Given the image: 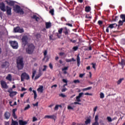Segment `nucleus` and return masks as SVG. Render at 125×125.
Returning <instances> with one entry per match:
<instances>
[{
  "label": "nucleus",
  "mask_w": 125,
  "mask_h": 125,
  "mask_svg": "<svg viewBox=\"0 0 125 125\" xmlns=\"http://www.w3.org/2000/svg\"><path fill=\"white\" fill-rule=\"evenodd\" d=\"M85 18H86V19H91L92 18V17L90 15L86 14L85 15Z\"/></svg>",
  "instance_id": "32"
},
{
  "label": "nucleus",
  "mask_w": 125,
  "mask_h": 125,
  "mask_svg": "<svg viewBox=\"0 0 125 125\" xmlns=\"http://www.w3.org/2000/svg\"><path fill=\"white\" fill-rule=\"evenodd\" d=\"M4 117L6 120H8L10 118V113L6 111L4 114Z\"/></svg>",
  "instance_id": "15"
},
{
  "label": "nucleus",
  "mask_w": 125,
  "mask_h": 125,
  "mask_svg": "<svg viewBox=\"0 0 125 125\" xmlns=\"http://www.w3.org/2000/svg\"><path fill=\"white\" fill-rule=\"evenodd\" d=\"M124 78H121L117 82V84H121V83H122V82H123L124 81Z\"/></svg>",
  "instance_id": "28"
},
{
  "label": "nucleus",
  "mask_w": 125,
  "mask_h": 125,
  "mask_svg": "<svg viewBox=\"0 0 125 125\" xmlns=\"http://www.w3.org/2000/svg\"><path fill=\"white\" fill-rule=\"evenodd\" d=\"M120 64L121 66H125V60L122 59Z\"/></svg>",
  "instance_id": "31"
},
{
  "label": "nucleus",
  "mask_w": 125,
  "mask_h": 125,
  "mask_svg": "<svg viewBox=\"0 0 125 125\" xmlns=\"http://www.w3.org/2000/svg\"><path fill=\"white\" fill-rule=\"evenodd\" d=\"M74 83H80L81 82L79 80H75L73 81Z\"/></svg>",
  "instance_id": "41"
},
{
  "label": "nucleus",
  "mask_w": 125,
  "mask_h": 125,
  "mask_svg": "<svg viewBox=\"0 0 125 125\" xmlns=\"http://www.w3.org/2000/svg\"><path fill=\"white\" fill-rule=\"evenodd\" d=\"M59 55H60V56H64V55H65V53H64V52H60L59 53Z\"/></svg>",
  "instance_id": "55"
},
{
  "label": "nucleus",
  "mask_w": 125,
  "mask_h": 125,
  "mask_svg": "<svg viewBox=\"0 0 125 125\" xmlns=\"http://www.w3.org/2000/svg\"><path fill=\"white\" fill-rule=\"evenodd\" d=\"M32 91H33V92L34 93V99H37V97L38 96V95L37 94V92L35 90H33Z\"/></svg>",
  "instance_id": "29"
},
{
  "label": "nucleus",
  "mask_w": 125,
  "mask_h": 125,
  "mask_svg": "<svg viewBox=\"0 0 125 125\" xmlns=\"http://www.w3.org/2000/svg\"><path fill=\"white\" fill-rule=\"evenodd\" d=\"M9 43L13 49H17L18 48V42H17L10 41Z\"/></svg>",
  "instance_id": "8"
},
{
  "label": "nucleus",
  "mask_w": 125,
  "mask_h": 125,
  "mask_svg": "<svg viewBox=\"0 0 125 125\" xmlns=\"http://www.w3.org/2000/svg\"><path fill=\"white\" fill-rule=\"evenodd\" d=\"M92 125H99V123H98V122L97 121H95V122H94Z\"/></svg>",
  "instance_id": "48"
},
{
  "label": "nucleus",
  "mask_w": 125,
  "mask_h": 125,
  "mask_svg": "<svg viewBox=\"0 0 125 125\" xmlns=\"http://www.w3.org/2000/svg\"><path fill=\"white\" fill-rule=\"evenodd\" d=\"M68 110H74V108H73L72 106L68 105L67 106Z\"/></svg>",
  "instance_id": "51"
},
{
  "label": "nucleus",
  "mask_w": 125,
  "mask_h": 125,
  "mask_svg": "<svg viewBox=\"0 0 125 125\" xmlns=\"http://www.w3.org/2000/svg\"><path fill=\"white\" fill-rule=\"evenodd\" d=\"M98 24L99 26H101L103 24V21H98Z\"/></svg>",
  "instance_id": "42"
},
{
  "label": "nucleus",
  "mask_w": 125,
  "mask_h": 125,
  "mask_svg": "<svg viewBox=\"0 0 125 125\" xmlns=\"http://www.w3.org/2000/svg\"><path fill=\"white\" fill-rule=\"evenodd\" d=\"M36 73H37V71L33 70L32 75V79H34V78H35V75H36Z\"/></svg>",
  "instance_id": "33"
},
{
  "label": "nucleus",
  "mask_w": 125,
  "mask_h": 125,
  "mask_svg": "<svg viewBox=\"0 0 125 125\" xmlns=\"http://www.w3.org/2000/svg\"><path fill=\"white\" fill-rule=\"evenodd\" d=\"M49 13L51 14V15H54V9H52L49 11Z\"/></svg>",
  "instance_id": "38"
},
{
  "label": "nucleus",
  "mask_w": 125,
  "mask_h": 125,
  "mask_svg": "<svg viewBox=\"0 0 125 125\" xmlns=\"http://www.w3.org/2000/svg\"><path fill=\"white\" fill-rule=\"evenodd\" d=\"M30 108H31V106H30V104H27V106H25L24 110V111H27V110H28V109H30Z\"/></svg>",
  "instance_id": "35"
},
{
  "label": "nucleus",
  "mask_w": 125,
  "mask_h": 125,
  "mask_svg": "<svg viewBox=\"0 0 125 125\" xmlns=\"http://www.w3.org/2000/svg\"><path fill=\"white\" fill-rule=\"evenodd\" d=\"M59 96H60L61 97H62L63 98L66 97V95H65L63 94H62V93L60 94Z\"/></svg>",
  "instance_id": "53"
},
{
  "label": "nucleus",
  "mask_w": 125,
  "mask_h": 125,
  "mask_svg": "<svg viewBox=\"0 0 125 125\" xmlns=\"http://www.w3.org/2000/svg\"><path fill=\"white\" fill-rule=\"evenodd\" d=\"M44 119H52V120H54L55 121L56 120V116L53 115H45L44 117Z\"/></svg>",
  "instance_id": "12"
},
{
  "label": "nucleus",
  "mask_w": 125,
  "mask_h": 125,
  "mask_svg": "<svg viewBox=\"0 0 125 125\" xmlns=\"http://www.w3.org/2000/svg\"><path fill=\"white\" fill-rule=\"evenodd\" d=\"M7 4H8L10 6H14V5L15 4V1H6Z\"/></svg>",
  "instance_id": "18"
},
{
  "label": "nucleus",
  "mask_w": 125,
  "mask_h": 125,
  "mask_svg": "<svg viewBox=\"0 0 125 125\" xmlns=\"http://www.w3.org/2000/svg\"><path fill=\"white\" fill-rule=\"evenodd\" d=\"M26 90H27V89L23 87H21V91H26Z\"/></svg>",
  "instance_id": "63"
},
{
  "label": "nucleus",
  "mask_w": 125,
  "mask_h": 125,
  "mask_svg": "<svg viewBox=\"0 0 125 125\" xmlns=\"http://www.w3.org/2000/svg\"><path fill=\"white\" fill-rule=\"evenodd\" d=\"M19 124L20 125H26L28 124L27 121H24L22 120H19Z\"/></svg>",
  "instance_id": "17"
},
{
  "label": "nucleus",
  "mask_w": 125,
  "mask_h": 125,
  "mask_svg": "<svg viewBox=\"0 0 125 125\" xmlns=\"http://www.w3.org/2000/svg\"><path fill=\"white\" fill-rule=\"evenodd\" d=\"M32 19H35L37 22H39V21H40L41 20V19L39 17H38V16H37V15H34L32 17Z\"/></svg>",
  "instance_id": "20"
},
{
  "label": "nucleus",
  "mask_w": 125,
  "mask_h": 125,
  "mask_svg": "<svg viewBox=\"0 0 125 125\" xmlns=\"http://www.w3.org/2000/svg\"><path fill=\"white\" fill-rule=\"evenodd\" d=\"M100 98H102V99L104 98V94L103 93H100Z\"/></svg>",
  "instance_id": "52"
},
{
  "label": "nucleus",
  "mask_w": 125,
  "mask_h": 125,
  "mask_svg": "<svg viewBox=\"0 0 125 125\" xmlns=\"http://www.w3.org/2000/svg\"><path fill=\"white\" fill-rule=\"evenodd\" d=\"M46 29H49L51 27V22H46L45 23Z\"/></svg>",
  "instance_id": "26"
},
{
  "label": "nucleus",
  "mask_w": 125,
  "mask_h": 125,
  "mask_svg": "<svg viewBox=\"0 0 125 125\" xmlns=\"http://www.w3.org/2000/svg\"><path fill=\"white\" fill-rule=\"evenodd\" d=\"M95 122H98V115H96L95 117Z\"/></svg>",
  "instance_id": "49"
},
{
  "label": "nucleus",
  "mask_w": 125,
  "mask_h": 125,
  "mask_svg": "<svg viewBox=\"0 0 125 125\" xmlns=\"http://www.w3.org/2000/svg\"><path fill=\"white\" fill-rule=\"evenodd\" d=\"M72 61L73 62H76V60L73 58H72L71 59H66L65 60V62H72Z\"/></svg>",
  "instance_id": "24"
},
{
  "label": "nucleus",
  "mask_w": 125,
  "mask_h": 125,
  "mask_svg": "<svg viewBox=\"0 0 125 125\" xmlns=\"http://www.w3.org/2000/svg\"><path fill=\"white\" fill-rule=\"evenodd\" d=\"M58 109H59V106H58V104H57L55 106L54 110V111H58Z\"/></svg>",
  "instance_id": "39"
},
{
  "label": "nucleus",
  "mask_w": 125,
  "mask_h": 125,
  "mask_svg": "<svg viewBox=\"0 0 125 125\" xmlns=\"http://www.w3.org/2000/svg\"><path fill=\"white\" fill-rule=\"evenodd\" d=\"M91 88H92V87L90 86V87H88L87 88H83L82 90H83V91H86V90H90V89H91Z\"/></svg>",
  "instance_id": "30"
},
{
  "label": "nucleus",
  "mask_w": 125,
  "mask_h": 125,
  "mask_svg": "<svg viewBox=\"0 0 125 125\" xmlns=\"http://www.w3.org/2000/svg\"><path fill=\"white\" fill-rule=\"evenodd\" d=\"M66 90H67V88H62V92H65V91H66Z\"/></svg>",
  "instance_id": "64"
},
{
  "label": "nucleus",
  "mask_w": 125,
  "mask_h": 125,
  "mask_svg": "<svg viewBox=\"0 0 125 125\" xmlns=\"http://www.w3.org/2000/svg\"><path fill=\"white\" fill-rule=\"evenodd\" d=\"M36 47L33 43L29 44L26 49V52L27 54H33Z\"/></svg>",
  "instance_id": "3"
},
{
  "label": "nucleus",
  "mask_w": 125,
  "mask_h": 125,
  "mask_svg": "<svg viewBox=\"0 0 125 125\" xmlns=\"http://www.w3.org/2000/svg\"><path fill=\"white\" fill-rule=\"evenodd\" d=\"M73 50H74V51H77V50H78V49H79V46H74L73 47Z\"/></svg>",
  "instance_id": "43"
},
{
  "label": "nucleus",
  "mask_w": 125,
  "mask_h": 125,
  "mask_svg": "<svg viewBox=\"0 0 125 125\" xmlns=\"http://www.w3.org/2000/svg\"><path fill=\"white\" fill-rule=\"evenodd\" d=\"M42 75V71L41 70H39V73L38 75H36V77H35V80H38L41 76Z\"/></svg>",
  "instance_id": "23"
},
{
  "label": "nucleus",
  "mask_w": 125,
  "mask_h": 125,
  "mask_svg": "<svg viewBox=\"0 0 125 125\" xmlns=\"http://www.w3.org/2000/svg\"><path fill=\"white\" fill-rule=\"evenodd\" d=\"M91 122L90 119H88L85 121V125H88Z\"/></svg>",
  "instance_id": "37"
},
{
  "label": "nucleus",
  "mask_w": 125,
  "mask_h": 125,
  "mask_svg": "<svg viewBox=\"0 0 125 125\" xmlns=\"http://www.w3.org/2000/svg\"><path fill=\"white\" fill-rule=\"evenodd\" d=\"M9 66V62H4L2 63V64L1 65V67L2 68H8V67Z\"/></svg>",
  "instance_id": "14"
},
{
  "label": "nucleus",
  "mask_w": 125,
  "mask_h": 125,
  "mask_svg": "<svg viewBox=\"0 0 125 125\" xmlns=\"http://www.w3.org/2000/svg\"><path fill=\"white\" fill-rule=\"evenodd\" d=\"M76 101H77V102H81V98H79V97L77 96Z\"/></svg>",
  "instance_id": "50"
},
{
  "label": "nucleus",
  "mask_w": 125,
  "mask_h": 125,
  "mask_svg": "<svg viewBox=\"0 0 125 125\" xmlns=\"http://www.w3.org/2000/svg\"><path fill=\"white\" fill-rule=\"evenodd\" d=\"M84 95H89L90 96H92V94L89 93H84Z\"/></svg>",
  "instance_id": "61"
},
{
  "label": "nucleus",
  "mask_w": 125,
  "mask_h": 125,
  "mask_svg": "<svg viewBox=\"0 0 125 125\" xmlns=\"http://www.w3.org/2000/svg\"><path fill=\"white\" fill-rule=\"evenodd\" d=\"M106 120L108 121V122H109V123H111V122H112V118L109 116H108L106 118Z\"/></svg>",
  "instance_id": "36"
},
{
  "label": "nucleus",
  "mask_w": 125,
  "mask_h": 125,
  "mask_svg": "<svg viewBox=\"0 0 125 125\" xmlns=\"http://www.w3.org/2000/svg\"><path fill=\"white\" fill-rule=\"evenodd\" d=\"M8 92L10 93L9 96L10 97H13V96H15V95H16V94H17V92H16V91H8Z\"/></svg>",
  "instance_id": "16"
},
{
  "label": "nucleus",
  "mask_w": 125,
  "mask_h": 125,
  "mask_svg": "<svg viewBox=\"0 0 125 125\" xmlns=\"http://www.w3.org/2000/svg\"><path fill=\"white\" fill-rule=\"evenodd\" d=\"M21 82H24V80H26L27 81H28V80H30V76L28 75V74H27V73L23 72L21 75Z\"/></svg>",
  "instance_id": "6"
},
{
  "label": "nucleus",
  "mask_w": 125,
  "mask_h": 125,
  "mask_svg": "<svg viewBox=\"0 0 125 125\" xmlns=\"http://www.w3.org/2000/svg\"><path fill=\"white\" fill-rule=\"evenodd\" d=\"M38 121V119H37V118H36V117H33V120H32V121H33V122H36V121Z\"/></svg>",
  "instance_id": "59"
},
{
  "label": "nucleus",
  "mask_w": 125,
  "mask_h": 125,
  "mask_svg": "<svg viewBox=\"0 0 125 125\" xmlns=\"http://www.w3.org/2000/svg\"><path fill=\"white\" fill-rule=\"evenodd\" d=\"M77 62L78 67H80V65H81V58H80L79 55L77 56Z\"/></svg>",
  "instance_id": "19"
},
{
  "label": "nucleus",
  "mask_w": 125,
  "mask_h": 125,
  "mask_svg": "<svg viewBox=\"0 0 125 125\" xmlns=\"http://www.w3.org/2000/svg\"><path fill=\"white\" fill-rule=\"evenodd\" d=\"M14 31L15 33H20L22 34V33H24V29L23 28L21 29L19 26H17L14 28Z\"/></svg>",
  "instance_id": "9"
},
{
  "label": "nucleus",
  "mask_w": 125,
  "mask_h": 125,
  "mask_svg": "<svg viewBox=\"0 0 125 125\" xmlns=\"http://www.w3.org/2000/svg\"><path fill=\"white\" fill-rule=\"evenodd\" d=\"M49 66L50 68V69H53V65H52V64H51V63H49Z\"/></svg>",
  "instance_id": "62"
},
{
  "label": "nucleus",
  "mask_w": 125,
  "mask_h": 125,
  "mask_svg": "<svg viewBox=\"0 0 125 125\" xmlns=\"http://www.w3.org/2000/svg\"><path fill=\"white\" fill-rule=\"evenodd\" d=\"M65 25L66 26H69V27H73V24L71 23H66Z\"/></svg>",
  "instance_id": "56"
},
{
  "label": "nucleus",
  "mask_w": 125,
  "mask_h": 125,
  "mask_svg": "<svg viewBox=\"0 0 125 125\" xmlns=\"http://www.w3.org/2000/svg\"><path fill=\"white\" fill-rule=\"evenodd\" d=\"M14 11H16L17 13H20V14H24V11L21 9L20 6L16 5L15 7H14Z\"/></svg>",
  "instance_id": "7"
},
{
  "label": "nucleus",
  "mask_w": 125,
  "mask_h": 125,
  "mask_svg": "<svg viewBox=\"0 0 125 125\" xmlns=\"http://www.w3.org/2000/svg\"><path fill=\"white\" fill-rule=\"evenodd\" d=\"M37 91L39 92H41V93H42V92H43V86L42 85L40 86V87L38 88Z\"/></svg>",
  "instance_id": "21"
},
{
  "label": "nucleus",
  "mask_w": 125,
  "mask_h": 125,
  "mask_svg": "<svg viewBox=\"0 0 125 125\" xmlns=\"http://www.w3.org/2000/svg\"><path fill=\"white\" fill-rule=\"evenodd\" d=\"M69 68V67L68 66H65L63 68H62V71H66V70H68V69Z\"/></svg>",
  "instance_id": "44"
},
{
  "label": "nucleus",
  "mask_w": 125,
  "mask_h": 125,
  "mask_svg": "<svg viewBox=\"0 0 125 125\" xmlns=\"http://www.w3.org/2000/svg\"><path fill=\"white\" fill-rule=\"evenodd\" d=\"M58 32L59 34H62V33H63L65 36H68L70 30H69L66 27H64L63 28H61L58 30Z\"/></svg>",
  "instance_id": "4"
},
{
  "label": "nucleus",
  "mask_w": 125,
  "mask_h": 125,
  "mask_svg": "<svg viewBox=\"0 0 125 125\" xmlns=\"http://www.w3.org/2000/svg\"><path fill=\"white\" fill-rule=\"evenodd\" d=\"M120 18L122 20V21L120 20L118 22L119 24L118 25L116 23H112L109 24L108 26V28H110V29H113V28H116L118 26V28L120 27V26H123L124 23L125 22V14H121L120 15Z\"/></svg>",
  "instance_id": "1"
},
{
  "label": "nucleus",
  "mask_w": 125,
  "mask_h": 125,
  "mask_svg": "<svg viewBox=\"0 0 125 125\" xmlns=\"http://www.w3.org/2000/svg\"><path fill=\"white\" fill-rule=\"evenodd\" d=\"M121 42H122V44H125V39H123L121 40Z\"/></svg>",
  "instance_id": "58"
},
{
  "label": "nucleus",
  "mask_w": 125,
  "mask_h": 125,
  "mask_svg": "<svg viewBox=\"0 0 125 125\" xmlns=\"http://www.w3.org/2000/svg\"><path fill=\"white\" fill-rule=\"evenodd\" d=\"M85 75V73H83V74H80L79 75L80 78H83V76Z\"/></svg>",
  "instance_id": "60"
},
{
  "label": "nucleus",
  "mask_w": 125,
  "mask_h": 125,
  "mask_svg": "<svg viewBox=\"0 0 125 125\" xmlns=\"http://www.w3.org/2000/svg\"><path fill=\"white\" fill-rule=\"evenodd\" d=\"M90 10H91V8H90V6H86L85 7V12H89V11H90Z\"/></svg>",
  "instance_id": "25"
},
{
  "label": "nucleus",
  "mask_w": 125,
  "mask_h": 125,
  "mask_svg": "<svg viewBox=\"0 0 125 125\" xmlns=\"http://www.w3.org/2000/svg\"><path fill=\"white\" fill-rule=\"evenodd\" d=\"M17 111V108H15L13 109V113H12V116L14 118V119H17V116H16V114H15V112Z\"/></svg>",
  "instance_id": "22"
},
{
  "label": "nucleus",
  "mask_w": 125,
  "mask_h": 125,
  "mask_svg": "<svg viewBox=\"0 0 125 125\" xmlns=\"http://www.w3.org/2000/svg\"><path fill=\"white\" fill-rule=\"evenodd\" d=\"M61 35V34L59 33V32H58V33H56V36H57L59 39H60L61 37V35Z\"/></svg>",
  "instance_id": "40"
},
{
  "label": "nucleus",
  "mask_w": 125,
  "mask_h": 125,
  "mask_svg": "<svg viewBox=\"0 0 125 125\" xmlns=\"http://www.w3.org/2000/svg\"><path fill=\"white\" fill-rule=\"evenodd\" d=\"M83 92L80 93L79 94V95L77 97H79V98H81V97H82V96H83Z\"/></svg>",
  "instance_id": "47"
},
{
  "label": "nucleus",
  "mask_w": 125,
  "mask_h": 125,
  "mask_svg": "<svg viewBox=\"0 0 125 125\" xmlns=\"http://www.w3.org/2000/svg\"><path fill=\"white\" fill-rule=\"evenodd\" d=\"M6 80H8V81H12V77L11 76V74H8L6 77Z\"/></svg>",
  "instance_id": "27"
},
{
  "label": "nucleus",
  "mask_w": 125,
  "mask_h": 125,
  "mask_svg": "<svg viewBox=\"0 0 125 125\" xmlns=\"http://www.w3.org/2000/svg\"><path fill=\"white\" fill-rule=\"evenodd\" d=\"M6 11L7 13V15L8 16H11L12 13H11V7L8 6H6Z\"/></svg>",
  "instance_id": "11"
},
{
  "label": "nucleus",
  "mask_w": 125,
  "mask_h": 125,
  "mask_svg": "<svg viewBox=\"0 0 125 125\" xmlns=\"http://www.w3.org/2000/svg\"><path fill=\"white\" fill-rule=\"evenodd\" d=\"M0 84L1 85L2 88H8V86H7V84H6V82L4 81H0Z\"/></svg>",
  "instance_id": "10"
},
{
  "label": "nucleus",
  "mask_w": 125,
  "mask_h": 125,
  "mask_svg": "<svg viewBox=\"0 0 125 125\" xmlns=\"http://www.w3.org/2000/svg\"><path fill=\"white\" fill-rule=\"evenodd\" d=\"M18 70H23L24 68V60L22 57H19L16 60Z\"/></svg>",
  "instance_id": "2"
},
{
  "label": "nucleus",
  "mask_w": 125,
  "mask_h": 125,
  "mask_svg": "<svg viewBox=\"0 0 125 125\" xmlns=\"http://www.w3.org/2000/svg\"><path fill=\"white\" fill-rule=\"evenodd\" d=\"M70 41L72 42L73 43H76V42H77V41L76 40H73L72 39L70 40Z\"/></svg>",
  "instance_id": "57"
},
{
  "label": "nucleus",
  "mask_w": 125,
  "mask_h": 125,
  "mask_svg": "<svg viewBox=\"0 0 125 125\" xmlns=\"http://www.w3.org/2000/svg\"><path fill=\"white\" fill-rule=\"evenodd\" d=\"M26 93H27V92H24L22 94H21V98H23V97H24V95H25Z\"/></svg>",
  "instance_id": "46"
},
{
  "label": "nucleus",
  "mask_w": 125,
  "mask_h": 125,
  "mask_svg": "<svg viewBox=\"0 0 125 125\" xmlns=\"http://www.w3.org/2000/svg\"><path fill=\"white\" fill-rule=\"evenodd\" d=\"M44 68L42 69L43 72H45V71H46V68L47 66L46 65H43Z\"/></svg>",
  "instance_id": "54"
},
{
  "label": "nucleus",
  "mask_w": 125,
  "mask_h": 125,
  "mask_svg": "<svg viewBox=\"0 0 125 125\" xmlns=\"http://www.w3.org/2000/svg\"><path fill=\"white\" fill-rule=\"evenodd\" d=\"M0 9L3 12L6 11V10H5V4H4V3H0Z\"/></svg>",
  "instance_id": "13"
},
{
  "label": "nucleus",
  "mask_w": 125,
  "mask_h": 125,
  "mask_svg": "<svg viewBox=\"0 0 125 125\" xmlns=\"http://www.w3.org/2000/svg\"><path fill=\"white\" fill-rule=\"evenodd\" d=\"M91 65H92V68L93 69H94V70H96V68L95 67V66H96V63H93V62H92L91 63Z\"/></svg>",
  "instance_id": "34"
},
{
  "label": "nucleus",
  "mask_w": 125,
  "mask_h": 125,
  "mask_svg": "<svg viewBox=\"0 0 125 125\" xmlns=\"http://www.w3.org/2000/svg\"><path fill=\"white\" fill-rule=\"evenodd\" d=\"M29 40V38H28V36L27 35H24L21 38V44L22 46H23V47H25L27 44H28V41Z\"/></svg>",
  "instance_id": "5"
},
{
  "label": "nucleus",
  "mask_w": 125,
  "mask_h": 125,
  "mask_svg": "<svg viewBox=\"0 0 125 125\" xmlns=\"http://www.w3.org/2000/svg\"><path fill=\"white\" fill-rule=\"evenodd\" d=\"M12 125H18V122H17V121H13L12 122Z\"/></svg>",
  "instance_id": "45"
}]
</instances>
